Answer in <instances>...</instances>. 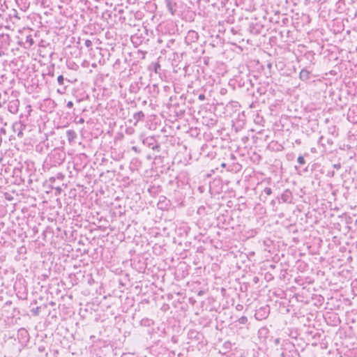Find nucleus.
<instances>
[{
    "label": "nucleus",
    "mask_w": 357,
    "mask_h": 357,
    "mask_svg": "<svg viewBox=\"0 0 357 357\" xmlns=\"http://www.w3.org/2000/svg\"><path fill=\"white\" fill-rule=\"evenodd\" d=\"M66 135L68 140L70 143L73 142L77 138V133L73 130H68L66 131Z\"/></svg>",
    "instance_id": "f03ea898"
},
{
    "label": "nucleus",
    "mask_w": 357,
    "mask_h": 357,
    "mask_svg": "<svg viewBox=\"0 0 357 357\" xmlns=\"http://www.w3.org/2000/svg\"><path fill=\"white\" fill-rule=\"evenodd\" d=\"M84 44L88 48H90L92 46V42L90 40H86Z\"/></svg>",
    "instance_id": "6e6552de"
},
{
    "label": "nucleus",
    "mask_w": 357,
    "mask_h": 357,
    "mask_svg": "<svg viewBox=\"0 0 357 357\" xmlns=\"http://www.w3.org/2000/svg\"><path fill=\"white\" fill-rule=\"evenodd\" d=\"M38 350H39L40 351H43L44 350V347H40L38 348Z\"/></svg>",
    "instance_id": "dca6fc26"
},
{
    "label": "nucleus",
    "mask_w": 357,
    "mask_h": 357,
    "mask_svg": "<svg viewBox=\"0 0 357 357\" xmlns=\"http://www.w3.org/2000/svg\"><path fill=\"white\" fill-rule=\"evenodd\" d=\"M199 99L200 100H205V96H204V94H200V95L199 96Z\"/></svg>",
    "instance_id": "9b49d317"
},
{
    "label": "nucleus",
    "mask_w": 357,
    "mask_h": 357,
    "mask_svg": "<svg viewBox=\"0 0 357 357\" xmlns=\"http://www.w3.org/2000/svg\"><path fill=\"white\" fill-rule=\"evenodd\" d=\"M353 112H355L356 111L357 112V107H354L353 108ZM350 121H351L353 123H355V122H357V114H356V117H354L352 119H351Z\"/></svg>",
    "instance_id": "1a4fd4ad"
},
{
    "label": "nucleus",
    "mask_w": 357,
    "mask_h": 357,
    "mask_svg": "<svg viewBox=\"0 0 357 357\" xmlns=\"http://www.w3.org/2000/svg\"><path fill=\"white\" fill-rule=\"evenodd\" d=\"M221 166H222V167H225L226 166V164H225V163H222V164L221 165Z\"/></svg>",
    "instance_id": "a211bd4d"
},
{
    "label": "nucleus",
    "mask_w": 357,
    "mask_h": 357,
    "mask_svg": "<svg viewBox=\"0 0 357 357\" xmlns=\"http://www.w3.org/2000/svg\"><path fill=\"white\" fill-rule=\"evenodd\" d=\"M66 106H67L68 108L70 109V108H72L73 107V102L72 101H69V102H68Z\"/></svg>",
    "instance_id": "9d476101"
},
{
    "label": "nucleus",
    "mask_w": 357,
    "mask_h": 357,
    "mask_svg": "<svg viewBox=\"0 0 357 357\" xmlns=\"http://www.w3.org/2000/svg\"><path fill=\"white\" fill-rule=\"evenodd\" d=\"M188 36H192V38H197V33L194 31H190L188 32Z\"/></svg>",
    "instance_id": "0eeeda50"
},
{
    "label": "nucleus",
    "mask_w": 357,
    "mask_h": 357,
    "mask_svg": "<svg viewBox=\"0 0 357 357\" xmlns=\"http://www.w3.org/2000/svg\"><path fill=\"white\" fill-rule=\"evenodd\" d=\"M243 320H244V317H242L240 319V322H241V323H243Z\"/></svg>",
    "instance_id": "2eb2a0df"
},
{
    "label": "nucleus",
    "mask_w": 357,
    "mask_h": 357,
    "mask_svg": "<svg viewBox=\"0 0 357 357\" xmlns=\"http://www.w3.org/2000/svg\"><path fill=\"white\" fill-rule=\"evenodd\" d=\"M57 81H58V83H59L60 85H63V81H64V78H63V75H59V76L57 77Z\"/></svg>",
    "instance_id": "39448f33"
},
{
    "label": "nucleus",
    "mask_w": 357,
    "mask_h": 357,
    "mask_svg": "<svg viewBox=\"0 0 357 357\" xmlns=\"http://www.w3.org/2000/svg\"><path fill=\"white\" fill-rule=\"evenodd\" d=\"M84 122V120L82 118L79 119V120L77 121L78 123H83Z\"/></svg>",
    "instance_id": "4468645a"
},
{
    "label": "nucleus",
    "mask_w": 357,
    "mask_h": 357,
    "mask_svg": "<svg viewBox=\"0 0 357 357\" xmlns=\"http://www.w3.org/2000/svg\"><path fill=\"white\" fill-rule=\"evenodd\" d=\"M167 3H168V6H169V8L170 12L172 13V14H174L172 8L170 6V1L169 0L167 1Z\"/></svg>",
    "instance_id": "ddd939ff"
},
{
    "label": "nucleus",
    "mask_w": 357,
    "mask_h": 357,
    "mask_svg": "<svg viewBox=\"0 0 357 357\" xmlns=\"http://www.w3.org/2000/svg\"><path fill=\"white\" fill-rule=\"evenodd\" d=\"M351 110L350 109V110H349V114H348V116H349V119L351 118V116H350V114H351Z\"/></svg>",
    "instance_id": "f3484780"
},
{
    "label": "nucleus",
    "mask_w": 357,
    "mask_h": 357,
    "mask_svg": "<svg viewBox=\"0 0 357 357\" xmlns=\"http://www.w3.org/2000/svg\"><path fill=\"white\" fill-rule=\"evenodd\" d=\"M144 117V114L142 111L135 113L133 114V119L135 120L134 125H137V122L141 121Z\"/></svg>",
    "instance_id": "7ed1b4c3"
},
{
    "label": "nucleus",
    "mask_w": 357,
    "mask_h": 357,
    "mask_svg": "<svg viewBox=\"0 0 357 357\" xmlns=\"http://www.w3.org/2000/svg\"><path fill=\"white\" fill-rule=\"evenodd\" d=\"M298 162L300 164V165H304L305 164V159L303 156L300 155L298 157Z\"/></svg>",
    "instance_id": "423d86ee"
},
{
    "label": "nucleus",
    "mask_w": 357,
    "mask_h": 357,
    "mask_svg": "<svg viewBox=\"0 0 357 357\" xmlns=\"http://www.w3.org/2000/svg\"><path fill=\"white\" fill-rule=\"evenodd\" d=\"M265 192H266V193L267 195H271V188H266V189H265Z\"/></svg>",
    "instance_id": "f8f14e48"
},
{
    "label": "nucleus",
    "mask_w": 357,
    "mask_h": 357,
    "mask_svg": "<svg viewBox=\"0 0 357 357\" xmlns=\"http://www.w3.org/2000/svg\"><path fill=\"white\" fill-rule=\"evenodd\" d=\"M20 135H22V131H20L19 133H18V136H20Z\"/></svg>",
    "instance_id": "6ab92c4d"
},
{
    "label": "nucleus",
    "mask_w": 357,
    "mask_h": 357,
    "mask_svg": "<svg viewBox=\"0 0 357 357\" xmlns=\"http://www.w3.org/2000/svg\"><path fill=\"white\" fill-rule=\"evenodd\" d=\"M309 77V73L307 70H302L300 73V78L301 79L305 80Z\"/></svg>",
    "instance_id": "20e7f679"
},
{
    "label": "nucleus",
    "mask_w": 357,
    "mask_h": 357,
    "mask_svg": "<svg viewBox=\"0 0 357 357\" xmlns=\"http://www.w3.org/2000/svg\"><path fill=\"white\" fill-rule=\"evenodd\" d=\"M19 101L17 100L10 101L8 104V109L12 114H16L18 111Z\"/></svg>",
    "instance_id": "f257e3e1"
}]
</instances>
